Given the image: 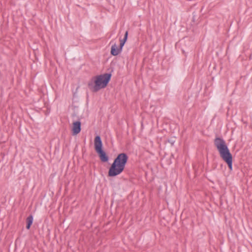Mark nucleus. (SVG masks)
<instances>
[{
	"instance_id": "obj_1",
	"label": "nucleus",
	"mask_w": 252,
	"mask_h": 252,
	"mask_svg": "<svg viewBox=\"0 0 252 252\" xmlns=\"http://www.w3.org/2000/svg\"><path fill=\"white\" fill-rule=\"evenodd\" d=\"M128 159L126 154L122 153L119 154L114 159L108 171L109 177H115L120 174L125 168Z\"/></svg>"
},
{
	"instance_id": "obj_2",
	"label": "nucleus",
	"mask_w": 252,
	"mask_h": 252,
	"mask_svg": "<svg viewBox=\"0 0 252 252\" xmlns=\"http://www.w3.org/2000/svg\"><path fill=\"white\" fill-rule=\"evenodd\" d=\"M214 144L219 152L220 157L227 164L230 170H232V156L224 139L220 137H216L214 140Z\"/></svg>"
},
{
	"instance_id": "obj_3",
	"label": "nucleus",
	"mask_w": 252,
	"mask_h": 252,
	"mask_svg": "<svg viewBox=\"0 0 252 252\" xmlns=\"http://www.w3.org/2000/svg\"><path fill=\"white\" fill-rule=\"evenodd\" d=\"M111 73H104L94 77L89 82L88 86L90 90L94 92H96L100 89L106 87L110 81Z\"/></svg>"
},
{
	"instance_id": "obj_4",
	"label": "nucleus",
	"mask_w": 252,
	"mask_h": 252,
	"mask_svg": "<svg viewBox=\"0 0 252 252\" xmlns=\"http://www.w3.org/2000/svg\"><path fill=\"white\" fill-rule=\"evenodd\" d=\"M94 149L99 156L101 161L105 162L109 160V157L106 152L103 150V144L101 137L97 135L94 138Z\"/></svg>"
},
{
	"instance_id": "obj_5",
	"label": "nucleus",
	"mask_w": 252,
	"mask_h": 252,
	"mask_svg": "<svg viewBox=\"0 0 252 252\" xmlns=\"http://www.w3.org/2000/svg\"><path fill=\"white\" fill-rule=\"evenodd\" d=\"M81 130V122L76 121L73 123V126L72 129V132L73 135H76L78 134Z\"/></svg>"
},
{
	"instance_id": "obj_6",
	"label": "nucleus",
	"mask_w": 252,
	"mask_h": 252,
	"mask_svg": "<svg viewBox=\"0 0 252 252\" xmlns=\"http://www.w3.org/2000/svg\"><path fill=\"white\" fill-rule=\"evenodd\" d=\"M122 51L119 50V48H118L117 45L116 44H114L111 46V54L113 56H117Z\"/></svg>"
},
{
	"instance_id": "obj_7",
	"label": "nucleus",
	"mask_w": 252,
	"mask_h": 252,
	"mask_svg": "<svg viewBox=\"0 0 252 252\" xmlns=\"http://www.w3.org/2000/svg\"><path fill=\"white\" fill-rule=\"evenodd\" d=\"M33 222V217L32 215H30L27 218V229H29Z\"/></svg>"
},
{
	"instance_id": "obj_8",
	"label": "nucleus",
	"mask_w": 252,
	"mask_h": 252,
	"mask_svg": "<svg viewBox=\"0 0 252 252\" xmlns=\"http://www.w3.org/2000/svg\"><path fill=\"white\" fill-rule=\"evenodd\" d=\"M127 37H128V32L126 31L125 32L124 38L123 39L120 40V42L125 44L126 42V40L127 39Z\"/></svg>"
},
{
	"instance_id": "obj_9",
	"label": "nucleus",
	"mask_w": 252,
	"mask_h": 252,
	"mask_svg": "<svg viewBox=\"0 0 252 252\" xmlns=\"http://www.w3.org/2000/svg\"><path fill=\"white\" fill-rule=\"evenodd\" d=\"M125 44L124 43H122V42H120V47H119V50H120L121 51L122 50V49H123V47H124Z\"/></svg>"
}]
</instances>
